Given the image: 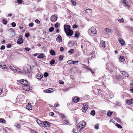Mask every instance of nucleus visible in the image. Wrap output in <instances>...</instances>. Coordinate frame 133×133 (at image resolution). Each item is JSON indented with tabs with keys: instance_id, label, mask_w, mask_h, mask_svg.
<instances>
[{
	"instance_id": "nucleus-24",
	"label": "nucleus",
	"mask_w": 133,
	"mask_h": 133,
	"mask_svg": "<svg viewBox=\"0 0 133 133\" xmlns=\"http://www.w3.org/2000/svg\"><path fill=\"white\" fill-rule=\"evenodd\" d=\"M50 54L52 56L55 55V51L53 50H51L50 51Z\"/></svg>"
},
{
	"instance_id": "nucleus-10",
	"label": "nucleus",
	"mask_w": 133,
	"mask_h": 133,
	"mask_svg": "<svg viewBox=\"0 0 133 133\" xmlns=\"http://www.w3.org/2000/svg\"><path fill=\"white\" fill-rule=\"evenodd\" d=\"M126 103L128 105L133 104V99H130L127 100Z\"/></svg>"
},
{
	"instance_id": "nucleus-64",
	"label": "nucleus",
	"mask_w": 133,
	"mask_h": 133,
	"mask_svg": "<svg viewBox=\"0 0 133 133\" xmlns=\"http://www.w3.org/2000/svg\"><path fill=\"white\" fill-rule=\"evenodd\" d=\"M20 70V69H18V71H18V72L19 73H22V72H23V71H21H21H19V70Z\"/></svg>"
},
{
	"instance_id": "nucleus-15",
	"label": "nucleus",
	"mask_w": 133,
	"mask_h": 133,
	"mask_svg": "<svg viewBox=\"0 0 133 133\" xmlns=\"http://www.w3.org/2000/svg\"><path fill=\"white\" fill-rule=\"evenodd\" d=\"M118 41L122 45H125V42L121 38H119Z\"/></svg>"
},
{
	"instance_id": "nucleus-42",
	"label": "nucleus",
	"mask_w": 133,
	"mask_h": 133,
	"mask_svg": "<svg viewBox=\"0 0 133 133\" xmlns=\"http://www.w3.org/2000/svg\"><path fill=\"white\" fill-rule=\"evenodd\" d=\"M78 62V61H72V64H74L77 63Z\"/></svg>"
},
{
	"instance_id": "nucleus-29",
	"label": "nucleus",
	"mask_w": 133,
	"mask_h": 133,
	"mask_svg": "<svg viewBox=\"0 0 133 133\" xmlns=\"http://www.w3.org/2000/svg\"><path fill=\"white\" fill-rule=\"evenodd\" d=\"M2 23L4 24H6L8 22L7 20H6L5 19H3V20L2 21Z\"/></svg>"
},
{
	"instance_id": "nucleus-54",
	"label": "nucleus",
	"mask_w": 133,
	"mask_h": 133,
	"mask_svg": "<svg viewBox=\"0 0 133 133\" xmlns=\"http://www.w3.org/2000/svg\"><path fill=\"white\" fill-rule=\"evenodd\" d=\"M25 49L26 50V51H30V48H25Z\"/></svg>"
},
{
	"instance_id": "nucleus-25",
	"label": "nucleus",
	"mask_w": 133,
	"mask_h": 133,
	"mask_svg": "<svg viewBox=\"0 0 133 133\" xmlns=\"http://www.w3.org/2000/svg\"><path fill=\"white\" fill-rule=\"evenodd\" d=\"M83 66H84V68L87 69V70H89L92 73V74H93V73H94V72L92 71V69H89L88 68V67L87 66H86L85 65H83Z\"/></svg>"
},
{
	"instance_id": "nucleus-61",
	"label": "nucleus",
	"mask_w": 133,
	"mask_h": 133,
	"mask_svg": "<svg viewBox=\"0 0 133 133\" xmlns=\"http://www.w3.org/2000/svg\"><path fill=\"white\" fill-rule=\"evenodd\" d=\"M83 107H88V105L87 104H84L83 105Z\"/></svg>"
},
{
	"instance_id": "nucleus-27",
	"label": "nucleus",
	"mask_w": 133,
	"mask_h": 133,
	"mask_svg": "<svg viewBox=\"0 0 133 133\" xmlns=\"http://www.w3.org/2000/svg\"><path fill=\"white\" fill-rule=\"evenodd\" d=\"M125 60L124 58L122 56H121L119 58V60L121 62H123Z\"/></svg>"
},
{
	"instance_id": "nucleus-17",
	"label": "nucleus",
	"mask_w": 133,
	"mask_h": 133,
	"mask_svg": "<svg viewBox=\"0 0 133 133\" xmlns=\"http://www.w3.org/2000/svg\"><path fill=\"white\" fill-rule=\"evenodd\" d=\"M43 123L46 127H48L49 126L50 123L48 122L44 121Z\"/></svg>"
},
{
	"instance_id": "nucleus-3",
	"label": "nucleus",
	"mask_w": 133,
	"mask_h": 133,
	"mask_svg": "<svg viewBox=\"0 0 133 133\" xmlns=\"http://www.w3.org/2000/svg\"><path fill=\"white\" fill-rule=\"evenodd\" d=\"M88 32L89 35H90L92 33L96 34L97 31L95 28H91L88 30Z\"/></svg>"
},
{
	"instance_id": "nucleus-22",
	"label": "nucleus",
	"mask_w": 133,
	"mask_h": 133,
	"mask_svg": "<svg viewBox=\"0 0 133 133\" xmlns=\"http://www.w3.org/2000/svg\"><path fill=\"white\" fill-rule=\"evenodd\" d=\"M122 2H123V3L124 4V5L126 6H127L128 5L127 3H128V2L126 0H123Z\"/></svg>"
},
{
	"instance_id": "nucleus-2",
	"label": "nucleus",
	"mask_w": 133,
	"mask_h": 133,
	"mask_svg": "<svg viewBox=\"0 0 133 133\" xmlns=\"http://www.w3.org/2000/svg\"><path fill=\"white\" fill-rule=\"evenodd\" d=\"M23 69L25 72H30L31 70V66L27 64L24 66Z\"/></svg>"
},
{
	"instance_id": "nucleus-39",
	"label": "nucleus",
	"mask_w": 133,
	"mask_h": 133,
	"mask_svg": "<svg viewBox=\"0 0 133 133\" xmlns=\"http://www.w3.org/2000/svg\"><path fill=\"white\" fill-rule=\"evenodd\" d=\"M55 63V61L54 60H52L50 62L51 65H53Z\"/></svg>"
},
{
	"instance_id": "nucleus-16",
	"label": "nucleus",
	"mask_w": 133,
	"mask_h": 133,
	"mask_svg": "<svg viewBox=\"0 0 133 133\" xmlns=\"http://www.w3.org/2000/svg\"><path fill=\"white\" fill-rule=\"evenodd\" d=\"M54 90L52 88H49L47 89L44 92L46 93H49L52 92Z\"/></svg>"
},
{
	"instance_id": "nucleus-32",
	"label": "nucleus",
	"mask_w": 133,
	"mask_h": 133,
	"mask_svg": "<svg viewBox=\"0 0 133 133\" xmlns=\"http://www.w3.org/2000/svg\"><path fill=\"white\" fill-rule=\"evenodd\" d=\"M37 122L38 124L39 125H40L42 124V122H41L39 120L37 119Z\"/></svg>"
},
{
	"instance_id": "nucleus-21",
	"label": "nucleus",
	"mask_w": 133,
	"mask_h": 133,
	"mask_svg": "<svg viewBox=\"0 0 133 133\" xmlns=\"http://www.w3.org/2000/svg\"><path fill=\"white\" fill-rule=\"evenodd\" d=\"M100 43L102 46L105 47V41H102Z\"/></svg>"
},
{
	"instance_id": "nucleus-23",
	"label": "nucleus",
	"mask_w": 133,
	"mask_h": 133,
	"mask_svg": "<svg viewBox=\"0 0 133 133\" xmlns=\"http://www.w3.org/2000/svg\"><path fill=\"white\" fill-rule=\"evenodd\" d=\"M88 107H83L82 108V110L83 112H85L88 109Z\"/></svg>"
},
{
	"instance_id": "nucleus-62",
	"label": "nucleus",
	"mask_w": 133,
	"mask_h": 133,
	"mask_svg": "<svg viewBox=\"0 0 133 133\" xmlns=\"http://www.w3.org/2000/svg\"><path fill=\"white\" fill-rule=\"evenodd\" d=\"M130 91L131 93H133V87H132L130 89Z\"/></svg>"
},
{
	"instance_id": "nucleus-59",
	"label": "nucleus",
	"mask_w": 133,
	"mask_h": 133,
	"mask_svg": "<svg viewBox=\"0 0 133 133\" xmlns=\"http://www.w3.org/2000/svg\"><path fill=\"white\" fill-rule=\"evenodd\" d=\"M54 115V113L53 112H51L49 113V115L51 116H52Z\"/></svg>"
},
{
	"instance_id": "nucleus-1",
	"label": "nucleus",
	"mask_w": 133,
	"mask_h": 133,
	"mask_svg": "<svg viewBox=\"0 0 133 133\" xmlns=\"http://www.w3.org/2000/svg\"><path fill=\"white\" fill-rule=\"evenodd\" d=\"M64 31L67 36H70L73 35V31L70 29L71 26L68 25H65L64 26Z\"/></svg>"
},
{
	"instance_id": "nucleus-57",
	"label": "nucleus",
	"mask_w": 133,
	"mask_h": 133,
	"mask_svg": "<svg viewBox=\"0 0 133 133\" xmlns=\"http://www.w3.org/2000/svg\"><path fill=\"white\" fill-rule=\"evenodd\" d=\"M60 50L61 51H63L64 50V49L62 47H61L60 48Z\"/></svg>"
},
{
	"instance_id": "nucleus-37",
	"label": "nucleus",
	"mask_w": 133,
	"mask_h": 133,
	"mask_svg": "<svg viewBox=\"0 0 133 133\" xmlns=\"http://www.w3.org/2000/svg\"><path fill=\"white\" fill-rule=\"evenodd\" d=\"M0 66H1L2 69H6V68H5L6 65H0Z\"/></svg>"
},
{
	"instance_id": "nucleus-11",
	"label": "nucleus",
	"mask_w": 133,
	"mask_h": 133,
	"mask_svg": "<svg viewBox=\"0 0 133 133\" xmlns=\"http://www.w3.org/2000/svg\"><path fill=\"white\" fill-rule=\"evenodd\" d=\"M43 77V75L41 73H39L37 75V78L38 79H40Z\"/></svg>"
},
{
	"instance_id": "nucleus-20",
	"label": "nucleus",
	"mask_w": 133,
	"mask_h": 133,
	"mask_svg": "<svg viewBox=\"0 0 133 133\" xmlns=\"http://www.w3.org/2000/svg\"><path fill=\"white\" fill-rule=\"evenodd\" d=\"M68 46H71L74 45V43L73 42H69L68 44Z\"/></svg>"
},
{
	"instance_id": "nucleus-35",
	"label": "nucleus",
	"mask_w": 133,
	"mask_h": 133,
	"mask_svg": "<svg viewBox=\"0 0 133 133\" xmlns=\"http://www.w3.org/2000/svg\"><path fill=\"white\" fill-rule=\"evenodd\" d=\"M118 21L120 23H124V20L123 18L118 19Z\"/></svg>"
},
{
	"instance_id": "nucleus-8",
	"label": "nucleus",
	"mask_w": 133,
	"mask_h": 133,
	"mask_svg": "<svg viewBox=\"0 0 133 133\" xmlns=\"http://www.w3.org/2000/svg\"><path fill=\"white\" fill-rule=\"evenodd\" d=\"M30 87L27 84H25L23 86V89L26 91H28L30 89Z\"/></svg>"
},
{
	"instance_id": "nucleus-13",
	"label": "nucleus",
	"mask_w": 133,
	"mask_h": 133,
	"mask_svg": "<svg viewBox=\"0 0 133 133\" xmlns=\"http://www.w3.org/2000/svg\"><path fill=\"white\" fill-rule=\"evenodd\" d=\"M120 72L122 76H124L128 77L129 76L128 75L127 73L124 71H121Z\"/></svg>"
},
{
	"instance_id": "nucleus-6",
	"label": "nucleus",
	"mask_w": 133,
	"mask_h": 133,
	"mask_svg": "<svg viewBox=\"0 0 133 133\" xmlns=\"http://www.w3.org/2000/svg\"><path fill=\"white\" fill-rule=\"evenodd\" d=\"M86 123L84 121H81L79 123L78 125L79 126H80V125H81V129H82L84 128L85 125L86 124Z\"/></svg>"
},
{
	"instance_id": "nucleus-52",
	"label": "nucleus",
	"mask_w": 133,
	"mask_h": 133,
	"mask_svg": "<svg viewBox=\"0 0 133 133\" xmlns=\"http://www.w3.org/2000/svg\"><path fill=\"white\" fill-rule=\"evenodd\" d=\"M29 36V33H26L25 35V37H26L27 38Z\"/></svg>"
},
{
	"instance_id": "nucleus-7",
	"label": "nucleus",
	"mask_w": 133,
	"mask_h": 133,
	"mask_svg": "<svg viewBox=\"0 0 133 133\" xmlns=\"http://www.w3.org/2000/svg\"><path fill=\"white\" fill-rule=\"evenodd\" d=\"M17 81L18 82H20L21 84H23L24 85L28 83V82L26 80H25L23 79L20 80H18Z\"/></svg>"
},
{
	"instance_id": "nucleus-46",
	"label": "nucleus",
	"mask_w": 133,
	"mask_h": 133,
	"mask_svg": "<svg viewBox=\"0 0 133 133\" xmlns=\"http://www.w3.org/2000/svg\"><path fill=\"white\" fill-rule=\"evenodd\" d=\"M17 2L19 4H21L23 2L22 0H17Z\"/></svg>"
},
{
	"instance_id": "nucleus-51",
	"label": "nucleus",
	"mask_w": 133,
	"mask_h": 133,
	"mask_svg": "<svg viewBox=\"0 0 133 133\" xmlns=\"http://www.w3.org/2000/svg\"><path fill=\"white\" fill-rule=\"evenodd\" d=\"M6 47L7 48H10L11 47V45L10 44H8L7 45Z\"/></svg>"
},
{
	"instance_id": "nucleus-53",
	"label": "nucleus",
	"mask_w": 133,
	"mask_h": 133,
	"mask_svg": "<svg viewBox=\"0 0 133 133\" xmlns=\"http://www.w3.org/2000/svg\"><path fill=\"white\" fill-rule=\"evenodd\" d=\"M59 83L61 84H63L64 83V82L61 80L59 81Z\"/></svg>"
},
{
	"instance_id": "nucleus-45",
	"label": "nucleus",
	"mask_w": 133,
	"mask_h": 133,
	"mask_svg": "<svg viewBox=\"0 0 133 133\" xmlns=\"http://www.w3.org/2000/svg\"><path fill=\"white\" fill-rule=\"evenodd\" d=\"M34 25V23H31L29 24V26L30 27H32Z\"/></svg>"
},
{
	"instance_id": "nucleus-36",
	"label": "nucleus",
	"mask_w": 133,
	"mask_h": 133,
	"mask_svg": "<svg viewBox=\"0 0 133 133\" xmlns=\"http://www.w3.org/2000/svg\"><path fill=\"white\" fill-rule=\"evenodd\" d=\"M71 2L72 4H73L75 6L76 5V3L75 1L73 0H71Z\"/></svg>"
},
{
	"instance_id": "nucleus-60",
	"label": "nucleus",
	"mask_w": 133,
	"mask_h": 133,
	"mask_svg": "<svg viewBox=\"0 0 133 133\" xmlns=\"http://www.w3.org/2000/svg\"><path fill=\"white\" fill-rule=\"evenodd\" d=\"M72 27L74 28H77V26L76 25H74Z\"/></svg>"
},
{
	"instance_id": "nucleus-9",
	"label": "nucleus",
	"mask_w": 133,
	"mask_h": 133,
	"mask_svg": "<svg viewBox=\"0 0 133 133\" xmlns=\"http://www.w3.org/2000/svg\"><path fill=\"white\" fill-rule=\"evenodd\" d=\"M8 66L11 70L14 71L15 72H17V71H18L17 69L15 67L12 65H11L9 64L8 65Z\"/></svg>"
},
{
	"instance_id": "nucleus-31",
	"label": "nucleus",
	"mask_w": 133,
	"mask_h": 133,
	"mask_svg": "<svg viewBox=\"0 0 133 133\" xmlns=\"http://www.w3.org/2000/svg\"><path fill=\"white\" fill-rule=\"evenodd\" d=\"M68 52L72 54L74 52V49H71L70 50L68 51Z\"/></svg>"
},
{
	"instance_id": "nucleus-4",
	"label": "nucleus",
	"mask_w": 133,
	"mask_h": 133,
	"mask_svg": "<svg viewBox=\"0 0 133 133\" xmlns=\"http://www.w3.org/2000/svg\"><path fill=\"white\" fill-rule=\"evenodd\" d=\"M24 40L22 36L21 35L19 37L18 41L17 42V43L18 44H22L23 43Z\"/></svg>"
},
{
	"instance_id": "nucleus-55",
	"label": "nucleus",
	"mask_w": 133,
	"mask_h": 133,
	"mask_svg": "<svg viewBox=\"0 0 133 133\" xmlns=\"http://www.w3.org/2000/svg\"><path fill=\"white\" fill-rule=\"evenodd\" d=\"M72 61L69 60L67 61V63L68 64H72Z\"/></svg>"
},
{
	"instance_id": "nucleus-28",
	"label": "nucleus",
	"mask_w": 133,
	"mask_h": 133,
	"mask_svg": "<svg viewBox=\"0 0 133 133\" xmlns=\"http://www.w3.org/2000/svg\"><path fill=\"white\" fill-rule=\"evenodd\" d=\"M104 30L107 32L110 33L111 32V30L109 28H105Z\"/></svg>"
},
{
	"instance_id": "nucleus-5",
	"label": "nucleus",
	"mask_w": 133,
	"mask_h": 133,
	"mask_svg": "<svg viewBox=\"0 0 133 133\" xmlns=\"http://www.w3.org/2000/svg\"><path fill=\"white\" fill-rule=\"evenodd\" d=\"M57 19V17L55 15H53L51 17V20L52 22H56Z\"/></svg>"
},
{
	"instance_id": "nucleus-12",
	"label": "nucleus",
	"mask_w": 133,
	"mask_h": 133,
	"mask_svg": "<svg viewBox=\"0 0 133 133\" xmlns=\"http://www.w3.org/2000/svg\"><path fill=\"white\" fill-rule=\"evenodd\" d=\"M79 98L77 97H75L72 100L73 102H79Z\"/></svg>"
},
{
	"instance_id": "nucleus-48",
	"label": "nucleus",
	"mask_w": 133,
	"mask_h": 133,
	"mask_svg": "<svg viewBox=\"0 0 133 133\" xmlns=\"http://www.w3.org/2000/svg\"><path fill=\"white\" fill-rule=\"evenodd\" d=\"M16 127L18 129L20 128V125L19 124H17L16 125Z\"/></svg>"
},
{
	"instance_id": "nucleus-14",
	"label": "nucleus",
	"mask_w": 133,
	"mask_h": 133,
	"mask_svg": "<svg viewBox=\"0 0 133 133\" xmlns=\"http://www.w3.org/2000/svg\"><path fill=\"white\" fill-rule=\"evenodd\" d=\"M26 109L31 110L32 109L31 104L30 103H28V104L26 106Z\"/></svg>"
},
{
	"instance_id": "nucleus-63",
	"label": "nucleus",
	"mask_w": 133,
	"mask_h": 133,
	"mask_svg": "<svg viewBox=\"0 0 133 133\" xmlns=\"http://www.w3.org/2000/svg\"><path fill=\"white\" fill-rule=\"evenodd\" d=\"M88 11H89V13H90L92 11V10L91 9H88Z\"/></svg>"
},
{
	"instance_id": "nucleus-50",
	"label": "nucleus",
	"mask_w": 133,
	"mask_h": 133,
	"mask_svg": "<svg viewBox=\"0 0 133 133\" xmlns=\"http://www.w3.org/2000/svg\"><path fill=\"white\" fill-rule=\"evenodd\" d=\"M12 26L13 27H15L16 25V24L15 22H13L11 23Z\"/></svg>"
},
{
	"instance_id": "nucleus-19",
	"label": "nucleus",
	"mask_w": 133,
	"mask_h": 133,
	"mask_svg": "<svg viewBox=\"0 0 133 133\" xmlns=\"http://www.w3.org/2000/svg\"><path fill=\"white\" fill-rule=\"evenodd\" d=\"M45 57V56L44 54H41L37 56V57L39 59L44 58Z\"/></svg>"
},
{
	"instance_id": "nucleus-49",
	"label": "nucleus",
	"mask_w": 133,
	"mask_h": 133,
	"mask_svg": "<svg viewBox=\"0 0 133 133\" xmlns=\"http://www.w3.org/2000/svg\"><path fill=\"white\" fill-rule=\"evenodd\" d=\"M5 46L4 45H2L1 48V50H4L5 49Z\"/></svg>"
},
{
	"instance_id": "nucleus-34",
	"label": "nucleus",
	"mask_w": 133,
	"mask_h": 133,
	"mask_svg": "<svg viewBox=\"0 0 133 133\" xmlns=\"http://www.w3.org/2000/svg\"><path fill=\"white\" fill-rule=\"evenodd\" d=\"M95 111L94 110H92L90 114L94 116L95 115Z\"/></svg>"
},
{
	"instance_id": "nucleus-47",
	"label": "nucleus",
	"mask_w": 133,
	"mask_h": 133,
	"mask_svg": "<svg viewBox=\"0 0 133 133\" xmlns=\"http://www.w3.org/2000/svg\"><path fill=\"white\" fill-rule=\"evenodd\" d=\"M54 105L55 107H59L60 106V105L59 104L56 103H55Z\"/></svg>"
},
{
	"instance_id": "nucleus-44",
	"label": "nucleus",
	"mask_w": 133,
	"mask_h": 133,
	"mask_svg": "<svg viewBox=\"0 0 133 133\" xmlns=\"http://www.w3.org/2000/svg\"><path fill=\"white\" fill-rule=\"evenodd\" d=\"M63 56L62 55H61L59 57V59L60 61H61L63 59Z\"/></svg>"
},
{
	"instance_id": "nucleus-43",
	"label": "nucleus",
	"mask_w": 133,
	"mask_h": 133,
	"mask_svg": "<svg viewBox=\"0 0 133 133\" xmlns=\"http://www.w3.org/2000/svg\"><path fill=\"white\" fill-rule=\"evenodd\" d=\"M95 128L97 130L98 128V124H96L95 125Z\"/></svg>"
},
{
	"instance_id": "nucleus-58",
	"label": "nucleus",
	"mask_w": 133,
	"mask_h": 133,
	"mask_svg": "<svg viewBox=\"0 0 133 133\" xmlns=\"http://www.w3.org/2000/svg\"><path fill=\"white\" fill-rule=\"evenodd\" d=\"M59 26L58 24V23H57L55 25V27L56 28H57Z\"/></svg>"
},
{
	"instance_id": "nucleus-33",
	"label": "nucleus",
	"mask_w": 133,
	"mask_h": 133,
	"mask_svg": "<svg viewBox=\"0 0 133 133\" xmlns=\"http://www.w3.org/2000/svg\"><path fill=\"white\" fill-rule=\"evenodd\" d=\"M115 125L118 128L121 129L122 128V126L120 124H116Z\"/></svg>"
},
{
	"instance_id": "nucleus-56",
	"label": "nucleus",
	"mask_w": 133,
	"mask_h": 133,
	"mask_svg": "<svg viewBox=\"0 0 133 133\" xmlns=\"http://www.w3.org/2000/svg\"><path fill=\"white\" fill-rule=\"evenodd\" d=\"M35 22L37 23H40V22L38 19H36L35 20Z\"/></svg>"
},
{
	"instance_id": "nucleus-26",
	"label": "nucleus",
	"mask_w": 133,
	"mask_h": 133,
	"mask_svg": "<svg viewBox=\"0 0 133 133\" xmlns=\"http://www.w3.org/2000/svg\"><path fill=\"white\" fill-rule=\"evenodd\" d=\"M79 36H80V35L78 32H76L75 33V37L76 38H77L79 37Z\"/></svg>"
},
{
	"instance_id": "nucleus-30",
	"label": "nucleus",
	"mask_w": 133,
	"mask_h": 133,
	"mask_svg": "<svg viewBox=\"0 0 133 133\" xmlns=\"http://www.w3.org/2000/svg\"><path fill=\"white\" fill-rule=\"evenodd\" d=\"M0 122L4 123L5 122V121L3 118H0Z\"/></svg>"
},
{
	"instance_id": "nucleus-41",
	"label": "nucleus",
	"mask_w": 133,
	"mask_h": 133,
	"mask_svg": "<svg viewBox=\"0 0 133 133\" xmlns=\"http://www.w3.org/2000/svg\"><path fill=\"white\" fill-rule=\"evenodd\" d=\"M48 75V74L46 72H45L44 74V76L45 77H47Z\"/></svg>"
},
{
	"instance_id": "nucleus-40",
	"label": "nucleus",
	"mask_w": 133,
	"mask_h": 133,
	"mask_svg": "<svg viewBox=\"0 0 133 133\" xmlns=\"http://www.w3.org/2000/svg\"><path fill=\"white\" fill-rule=\"evenodd\" d=\"M112 112H110L109 111L107 113V115L109 116H110L111 114H112Z\"/></svg>"
},
{
	"instance_id": "nucleus-38",
	"label": "nucleus",
	"mask_w": 133,
	"mask_h": 133,
	"mask_svg": "<svg viewBox=\"0 0 133 133\" xmlns=\"http://www.w3.org/2000/svg\"><path fill=\"white\" fill-rule=\"evenodd\" d=\"M54 30V28L53 27H51L49 29V31L50 32H52Z\"/></svg>"
},
{
	"instance_id": "nucleus-18",
	"label": "nucleus",
	"mask_w": 133,
	"mask_h": 133,
	"mask_svg": "<svg viewBox=\"0 0 133 133\" xmlns=\"http://www.w3.org/2000/svg\"><path fill=\"white\" fill-rule=\"evenodd\" d=\"M56 40L59 43L61 42L62 41V37L60 36H58L57 38H56Z\"/></svg>"
}]
</instances>
